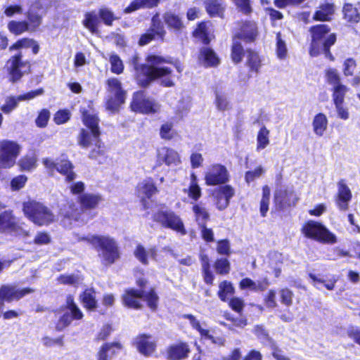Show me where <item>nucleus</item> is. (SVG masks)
Masks as SVG:
<instances>
[{"mask_svg":"<svg viewBox=\"0 0 360 360\" xmlns=\"http://www.w3.org/2000/svg\"><path fill=\"white\" fill-rule=\"evenodd\" d=\"M138 57L133 58V64L136 71V79L143 86H146L149 83L156 79L161 78L162 84L165 86H172L174 81L172 78V70L164 66V64L172 63L169 58H165L160 56H149L147 58L148 65H141L140 69L137 65Z\"/></svg>","mask_w":360,"mask_h":360,"instance_id":"nucleus-1","label":"nucleus"},{"mask_svg":"<svg viewBox=\"0 0 360 360\" xmlns=\"http://www.w3.org/2000/svg\"><path fill=\"white\" fill-rule=\"evenodd\" d=\"M311 35V48L309 53L311 56H316L322 52L329 56L333 60L330 48L336 41V35L330 33V27L326 25H318L310 28Z\"/></svg>","mask_w":360,"mask_h":360,"instance_id":"nucleus-2","label":"nucleus"},{"mask_svg":"<svg viewBox=\"0 0 360 360\" xmlns=\"http://www.w3.org/2000/svg\"><path fill=\"white\" fill-rule=\"evenodd\" d=\"M86 240L96 248H98V255L105 264H111L119 258L118 247L112 238L108 236H91Z\"/></svg>","mask_w":360,"mask_h":360,"instance_id":"nucleus-3","label":"nucleus"},{"mask_svg":"<svg viewBox=\"0 0 360 360\" xmlns=\"http://www.w3.org/2000/svg\"><path fill=\"white\" fill-rule=\"evenodd\" d=\"M25 214L34 224L48 225L55 220V215L46 206L35 201H28L23 204Z\"/></svg>","mask_w":360,"mask_h":360,"instance_id":"nucleus-4","label":"nucleus"},{"mask_svg":"<svg viewBox=\"0 0 360 360\" xmlns=\"http://www.w3.org/2000/svg\"><path fill=\"white\" fill-rule=\"evenodd\" d=\"M304 235L322 243L334 244L337 242L336 236L325 226L315 221H307L302 227Z\"/></svg>","mask_w":360,"mask_h":360,"instance_id":"nucleus-5","label":"nucleus"},{"mask_svg":"<svg viewBox=\"0 0 360 360\" xmlns=\"http://www.w3.org/2000/svg\"><path fill=\"white\" fill-rule=\"evenodd\" d=\"M21 150V146L16 141L0 140V169H10L13 167Z\"/></svg>","mask_w":360,"mask_h":360,"instance_id":"nucleus-6","label":"nucleus"},{"mask_svg":"<svg viewBox=\"0 0 360 360\" xmlns=\"http://www.w3.org/2000/svg\"><path fill=\"white\" fill-rule=\"evenodd\" d=\"M153 219L164 228L170 229L179 233L181 235L186 234V231L181 217L170 210L165 208L158 210L154 214Z\"/></svg>","mask_w":360,"mask_h":360,"instance_id":"nucleus-7","label":"nucleus"},{"mask_svg":"<svg viewBox=\"0 0 360 360\" xmlns=\"http://www.w3.org/2000/svg\"><path fill=\"white\" fill-rule=\"evenodd\" d=\"M133 111L143 114H155L160 112L161 105L155 99L146 96L143 91L134 94L131 103Z\"/></svg>","mask_w":360,"mask_h":360,"instance_id":"nucleus-8","label":"nucleus"},{"mask_svg":"<svg viewBox=\"0 0 360 360\" xmlns=\"http://www.w3.org/2000/svg\"><path fill=\"white\" fill-rule=\"evenodd\" d=\"M108 90L110 93L106 105L108 110H117L124 103L125 91L122 87L121 82L115 77L110 78L107 81Z\"/></svg>","mask_w":360,"mask_h":360,"instance_id":"nucleus-9","label":"nucleus"},{"mask_svg":"<svg viewBox=\"0 0 360 360\" xmlns=\"http://www.w3.org/2000/svg\"><path fill=\"white\" fill-rule=\"evenodd\" d=\"M229 180L226 167L221 164L210 165L205 173V181L207 186L224 184Z\"/></svg>","mask_w":360,"mask_h":360,"instance_id":"nucleus-10","label":"nucleus"},{"mask_svg":"<svg viewBox=\"0 0 360 360\" xmlns=\"http://www.w3.org/2000/svg\"><path fill=\"white\" fill-rule=\"evenodd\" d=\"M67 308L69 311L65 312L57 323L56 328L58 330H62L68 326L72 319L79 320L83 317L82 312L74 302L72 296H68L67 298Z\"/></svg>","mask_w":360,"mask_h":360,"instance_id":"nucleus-11","label":"nucleus"},{"mask_svg":"<svg viewBox=\"0 0 360 360\" xmlns=\"http://www.w3.org/2000/svg\"><path fill=\"white\" fill-rule=\"evenodd\" d=\"M7 67L11 79L13 82L18 81L29 69L28 63L22 60L21 52H18L8 60Z\"/></svg>","mask_w":360,"mask_h":360,"instance_id":"nucleus-12","label":"nucleus"},{"mask_svg":"<svg viewBox=\"0 0 360 360\" xmlns=\"http://www.w3.org/2000/svg\"><path fill=\"white\" fill-rule=\"evenodd\" d=\"M32 292L34 290L32 288H18L16 285L10 284L3 285L0 287V297L7 302L19 300Z\"/></svg>","mask_w":360,"mask_h":360,"instance_id":"nucleus-13","label":"nucleus"},{"mask_svg":"<svg viewBox=\"0 0 360 360\" xmlns=\"http://www.w3.org/2000/svg\"><path fill=\"white\" fill-rule=\"evenodd\" d=\"M298 198L292 189L281 188L274 193V203L278 210L294 206Z\"/></svg>","mask_w":360,"mask_h":360,"instance_id":"nucleus-14","label":"nucleus"},{"mask_svg":"<svg viewBox=\"0 0 360 360\" xmlns=\"http://www.w3.org/2000/svg\"><path fill=\"white\" fill-rule=\"evenodd\" d=\"M234 195L235 190L231 185H224L217 188L213 193V196L217 209L219 210H225Z\"/></svg>","mask_w":360,"mask_h":360,"instance_id":"nucleus-15","label":"nucleus"},{"mask_svg":"<svg viewBox=\"0 0 360 360\" xmlns=\"http://www.w3.org/2000/svg\"><path fill=\"white\" fill-rule=\"evenodd\" d=\"M337 186L338 192L335 198V204L340 211H346L348 210L349 203L352 200V191L343 179L339 181Z\"/></svg>","mask_w":360,"mask_h":360,"instance_id":"nucleus-16","label":"nucleus"},{"mask_svg":"<svg viewBox=\"0 0 360 360\" xmlns=\"http://www.w3.org/2000/svg\"><path fill=\"white\" fill-rule=\"evenodd\" d=\"M137 350L145 356H151L156 349V340L150 335L141 334L134 340Z\"/></svg>","mask_w":360,"mask_h":360,"instance_id":"nucleus-17","label":"nucleus"},{"mask_svg":"<svg viewBox=\"0 0 360 360\" xmlns=\"http://www.w3.org/2000/svg\"><path fill=\"white\" fill-rule=\"evenodd\" d=\"M184 317L189 320L191 326L199 332L202 338L209 340L212 341V343L218 345H223L224 344V338L221 337L214 338L210 335V330L202 327V326L205 324H201L194 316L192 314H186L184 316Z\"/></svg>","mask_w":360,"mask_h":360,"instance_id":"nucleus-18","label":"nucleus"},{"mask_svg":"<svg viewBox=\"0 0 360 360\" xmlns=\"http://www.w3.org/2000/svg\"><path fill=\"white\" fill-rule=\"evenodd\" d=\"M158 160L169 167H174L181 164V158L174 149L162 148L158 152Z\"/></svg>","mask_w":360,"mask_h":360,"instance_id":"nucleus-19","label":"nucleus"},{"mask_svg":"<svg viewBox=\"0 0 360 360\" xmlns=\"http://www.w3.org/2000/svg\"><path fill=\"white\" fill-rule=\"evenodd\" d=\"M134 255L141 264L146 265L148 264L150 259H155L157 248L153 246L146 249L143 245L138 244L134 251Z\"/></svg>","mask_w":360,"mask_h":360,"instance_id":"nucleus-20","label":"nucleus"},{"mask_svg":"<svg viewBox=\"0 0 360 360\" xmlns=\"http://www.w3.org/2000/svg\"><path fill=\"white\" fill-rule=\"evenodd\" d=\"M257 34V29L254 22H245L242 24L240 31L236 36L238 39H243L246 41L255 40Z\"/></svg>","mask_w":360,"mask_h":360,"instance_id":"nucleus-21","label":"nucleus"},{"mask_svg":"<svg viewBox=\"0 0 360 360\" xmlns=\"http://www.w3.org/2000/svg\"><path fill=\"white\" fill-rule=\"evenodd\" d=\"M199 62L205 67H214L219 65V59L214 51L208 47L200 49Z\"/></svg>","mask_w":360,"mask_h":360,"instance_id":"nucleus-22","label":"nucleus"},{"mask_svg":"<svg viewBox=\"0 0 360 360\" xmlns=\"http://www.w3.org/2000/svg\"><path fill=\"white\" fill-rule=\"evenodd\" d=\"M60 214L64 217V224L66 226L65 220L77 221L80 216V211L76 207L74 202L67 201L66 204H61L60 208Z\"/></svg>","mask_w":360,"mask_h":360,"instance_id":"nucleus-23","label":"nucleus"},{"mask_svg":"<svg viewBox=\"0 0 360 360\" xmlns=\"http://www.w3.org/2000/svg\"><path fill=\"white\" fill-rule=\"evenodd\" d=\"M143 292L134 289L127 290L123 295L124 304L131 308L138 309L141 307L140 302Z\"/></svg>","mask_w":360,"mask_h":360,"instance_id":"nucleus-24","label":"nucleus"},{"mask_svg":"<svg viewBox=\"0 0 360 360\" xmlns=\"http://www.w3.org/2000/svg\"><path fill=\"white\" fill-rule=\"evenodd\" d=\"M158 189L151 179H146L139 184L137 186L138 196L144 200L146 198H150L152 195L156 193Z\"/></svg>","mask_w":360,"mask_h":360,"instance_id":"nucleus-25","label":"nucleus"},{"mask_svg":"<svg viewBox=\"0 0 360 360\" xmlns=\"http://www.w3.org/2000/svg\"><path fill=\"white\" fill-rule=\"evenodd\" d=\"M205 9L211 17H222L225 9L223 0H205Z\"/></svg>","mask_w":360,"mask_h":360,"instance_id":"nucleus-26","label":"nucleus"},{"mask_svg":"<svg viewBox=\"0 0 360 360\" xmlns=\"http://www.w3.org/2000/svg\"><path fill=\"white\" fill-rule=\"evenodd\" d=\"M122 349L120 342H111L104 344L98 352V360H108L109 357L115 355Z\"/></svg>","mask_w":360,"mask_h":360,"instance_id":"nucleus-27","label":"nucleus"},{"mask_svg":"<svg viewBox=\"0 0 360 360\" xmlns=\"http://www.w3.org/2000/svg\"><path fill=\"white\" fill-rule=\"evenodd\" d=\"M83 122L92 132L94 139L99 138L100 131L98 127V119L97 116L93 113L85 112L83 113Z\"/></svg>","mask_w":360,"mask_h":360,"instance_id":"nucleus-28","label":"nucleus"},{"mask_svg":"<svg viewBox=\"0 0 360 360\" xmlns=\"http://www.w3.org/2000/svg\"><path fill=\"white\" fill-rule=\"evenodd\" d=\"M159 3L160 0H134L124 9V13H129L142 8H152Z\"/></svg>","mask_w":360,"mask_h":360,"instance_id":"nucleus-29","label":"nucleus"},{"mask_svg":"<svg viewBox=\"0 0 360 360\" xmlns=\"http://www.w3.org/2000/svg\"><path fill=\"white\" fill-rule=\"evenodd\" d=\"M313 131L319 136H322L328 127V119L323 113L315 115L312 121Z\"/></svg>","mask_w":360,"mask_h":360,"instance_id":"nucleus-30","label":"nucleus"},{"mask_svg":"<svg viewBox=\"0 0 360 360\" xmlns=\"http://www.w3.org/2000/svg\"><path fill=\"white\" fill-rule=\"evenodd\" d=\"M72 169V164L67 160H61L58 162L56 171L65 176L67 181H72L76 178V174Z\"/></svg>","mask_w":360,"mask_h":360,"instance_id":"nucleus-31","label":"nucleus"},{"mask_svg":"<svg viewBox=\"0 0 360 360\" xmlns=\"http://www.w3.org/2000/svg\"><path fill=\"white\" fill-rule=\"evenodd\" d=\"M164 20L168 27L174 30L175 32H180L184 27L181 18L172 12L165 13Z\"/></svg>","mask_w":360,"mask_h":360,"instance_id":"nucleus-32","label":"nucleus"},{"mask_svg":"<svg viewBox=\"0 0 360 360\" xmlns=\"http://www.w3.org/2000/svg\"><path fill=\"white\" fill-rule=\"evenodd\" d=\"M188 352L189 349L188 345L184 343H181L170 347L168 351V355L171 359L179 360L185 358Z\"/></svg>","mask_w":360,"mask_h":360,"instance_id":"nucleus-33","label":"nucleus"},{"mask_svg":"<svg viewBox=\"0 0 360 360\" xmlns=\"http://www.w3.org/2000/svg\"><path fill=\"white\" fill-rule=\"evenodd\" d=\"M37 155L35 153L23 156L18 162L20 169L25 172H30L36 169L37 166Z\"/></svg>","mask_w":360,"mask_h":360,"instance_id":"nucleus-34","label":"nucleus"},{"mask_svg":"<svg viewBox=\"0 0 360 360\" xmlns=\"http://www.w3.org/2000/svg\"><path fill=\"white\" fill-rule=\"evenodd\" d=\"M80 204L83 209L95 208L102 200L101 195L86 193L80 196Z\"/></svg>","mask_w":360,"mask_h":360,"instance_id":"nucleus-35","label":"nucleus"},{"mask_svg":"<svg viewBox=\"0 0 360 360\" xmlns=\"http://www.w3.org/2000/svg\"><path fill=\"white\" fill-rule=\"evenodd\" d=\"M81 300L84 306L90 309L94 310L97 307V300L96 299V292L94 289H86L81 295Z\"/></svg>","mask_w":360,"mask_h":360,"instance_id":"nucleus-36","label":"nucleus"},{"mask_svg":"<svg viewBox=\"0 0 360 360\" xmlns=\"http://www.w3.org/2000/svg\"><path fill=\"white\" fill-rule=\"evenodd\" d=\"M195 221L200 226L206 225L207 221L210 219V214L207 209L200 204H195L193 207Z\"/></svg>","mask_w":360,"mask_h":360,"instance_id":"nucleus-37","label":"nucleus"},{"mask_svg":"<svg viewBox=\"0 0 360 360\" xmlns=\"http://www.w3.org/2000/svg\"><path fill=\"white\" fill-rule=\"evenodd\" d=\"M15 226V219L11 212H4L0 214V231H11Z\"/></svg>","mask_w":360,"mask_h":360,"instance_id":"nucleus-38","label":"nucleus"},{"mask_svg":"<svg viewBox=\"0 0 360 360\" xmlns=\"http://www.w3.org/2000/svg\"><path fill=\"white\" fill-rule=\"evenodd\" d=\"M333 13L334 7L333 4H327L321 5L319 10L315 13L314 19L321 21H327L330 19Z\"/></svg>","mask_w":360,"mask_h":360,"instance_id":"nucleus-39","label":"nucleus"},{"mask_svg":"<svg viewBox=\"0 0 360 360\" xmlns=\"http://www.w3.org/2000/svg\"><path fill=\"white\" fill-rule=\"evenodd\" d=\"M27 18L30 32L36 31L41 24L42 16L34 8L31 7L27 13Z\"/></svg>","mask_w":360,"mask_h":360,"instance_id":"nucleus-40","label":"nucleus"},{"mask_svg":"<svg viewBox=\"0 0 360 360\" xmlns=\"http://www.w3.org/2000/svg\"><path fill=\"white\" fill-rule=\"evenodd\" d=\"M270 131L265 126H262L257 136V150L260 151L269 146Z\"/></svg>","mask_w":360,"mask_h":360,"instance_id":"nucleus-41","label":"nucleus"},{"mask_svg":"<svg viewBox=\"0 0 360 360\" xmlns=\"http://www.w3.org/2000/svg\"><path fill=\"white\" fill-rule=\"evenodd\" d=\"M8 30L15 35H20L27 31H30L27 22L11 20L8 23Z\"/></svg>","mask_w":360,"mask_h":360,"instance_id":"nucleus-42","label":"nucleus"},{"mask_svg":"<svg viewBox=\"0 0 360 360\" xmlns=\"http://www.w3.org/2000/svg\"><path fill=\"white\" fill-rule=\"evenodd\" d=\"M276 53L280 60H284L288 56V48L285 40L281 32L276 34Z\"/></svg>","mask_w":360,"mask_h":360,"instance_id":"nucleus-43","label":"nucleus"},{"mask_svg":"<svg viewBox=\"0 0 360 360\" xmlns=\"http://www.w3.org/2000/svg\"><path fill=\"white\" fill-rule=\"evenodd\" d=\"M97 23L98 18L94 11L85 13L83 25L93 34L98 32Z\"/></svg>","mask_w":360,"mask_h":360,"instance_id":"nucleus-44","label":"nucleus"},{"mask_svg":"<svg viewBox=\"0 0 360 360\" xmlns=\"http://www.w3.org/2000/svg\"><path fill=\"white\" fill-rule=\"evenodd\" d=\"M193 34L195 37L200 39L203 44H207L211 41V35L206 22L200 23Z\"/></svg>","mask_w":360,"mask_h":360,"instance_id":"nucleus-45","label":"nucleus"},{"mask_svg":"<svg viewBox=\"0 0 360 360\" xmlns=\"http://www.w3.org/2000/svg\"><path fill=\"white\" fill-rule=\"evenodd\" d=\"M77 141L79 145L82 148H88L94 144V138L91 131L84 129H81Z\"/></svg>","mask_w":360,"mask_h":360,"instance_id":"nucleus-46","label":"nucleus"},{"mask_svg":"<svg viewBox=\"0 0 360 360\" xmlns=\"http://www.w3.org/2000/svg\"><path fill=\"white\" fill-rule=\"evenodd\" d=\"M19 102H20V101L18 100V96H7L5 98L4 103L1 106V110L5 114H10L18 107Z\"/></svg>","mask_w":360,"mask_h":360,"instance_id":"nucleus-47","label":"nucleus"},{"mask_svg":"<svg viewBox=\"0 0 360 360\" xmlns=\"http://www.w3.org/2000/svg\"><path fill=\"white\" fill-rule=\"evenodd\" d=\"M345 18L349 22H357L360 20V15L356 8L350 4H345L343 7Z\"/></svg>","mask_w":360,"mask_h":360,"instance_id":"nucleus-48","label":"nucleus"},{"mask_svg":"<svg viewBox=\"0 0 360 360\" xmlns=\"http://www.w3.org/2000/svg\"><path fill=\"white\" fill-rule=\"evenodd\" d=\"M238 38L235 37L233 38L231 58L234 63H238L241 61L242 56L244 55V50L241 44L238 41Z\"/></svg>","mask_w":360,"mask_h":360,"instance_id":"nucleus-49","label":"nucleus"},{"mask_svg":"<svg viewBox=\"0 0 360 360\" xmlns=\"http://www.w3.org/2000/svg\"><path fill=\"white\" fill-rule=\"evenodd\" d=\"M326 82L332 85L333 87L342 84L340 82V77L336 69L329 68L326 70Z\"/></svg>","mask_w":360,"mask_h":360,"instance_id":"nucleus-50","label":"nucleus"},{"mask_svg":"<svg viewBox=\"0 0 360 360\" xmlns=\"http://www.w3.org/2000/svg\"><path fill=\"white\" fill-rule=\"evenodd\" d=\"M347 90V87L343 84L333 87V101L334 104L344 103L345 95Z\"/></svg>","mask_w":360,"mask_h":360,"instance_id":"nucleus-51","label":"nucleus"},{"mask_svg":"<svg viewBox=\"0 0 360 360\" xmlns=\"http://www.w3.org/2000/svg\"><path fill=\"white\" fill-rule=\"evenodd\" d=\"M219 290L218 292L219 298L222 301H226V297L234 292V288L230 282L224 281L219 284Z\"/></svg>","mask_w":360,"mask_h":360,"instance_id":"nucleus-52","label":"nucleus"},{"mask_svg":"<svg viewBox=\"0 0 360 360\" xmlns=\"http://www.w3.org/2000/svg\"><path fill=\"white\" fill-rule=\"evenodd\" d=\"M149 32L153 34L154 36H158L161 39H162L165 36V30L164 29L163 25L158 19V16H154L152 18V26Z\"/></svg>","mask_w":360,"mask_h":360,"instance_id":"nucleus-53","label":"nucleus"},{"mask_svg":"<svg viewBox=\"0 0 360 360\" xmlns=\"http://www.w3.org/2000/svg\"><path fill=\"white\" fill-rule=\"evenodd\" d=\"M160 136L162 139L170 140L176 136L173 124L169 122L163 124L160 129Z\"/></svg>","mask_w":360,"mask_h":360,"instance_id":"nucleus-54","label":"nucleus"},{"mask_svg":"<svg viewBox=\"0 0 360 360\" xmlns=\"http://www.w3.org/2000/svg\"><path fill=\"white\" fill-rule=\"evenodd\" d=\"M247 63L250 68L252 70L258 71V69L260 67V59L257 53L251 51L247 50Z\"/></svg>","mask_w":360,"mask_h":360,"instance_id":"nucleus-55","label":"nucleus"},{"mask_svg":"<svg viewBox=\"0 0 360 360\" xmlns=\"http://www.w3.org/2000/svg\"><path fill=\"white\" fill-rule=\"evenodd\" d=\"M94 148H93L89 157L91 159H97L99 156L103 155L105 152L104 144L101 141L99 138L94 139Z\"/></svg>","mask_w":360,"mask_h":360,"instance_id":"nucleus-56","label":"nucleus"},{"mask_svg":"<svg viewBox=\"0 0 360 360\" xmlns=\"http://www.w3.org/2000/svg\"><path fill=\"white\" fill-rule=\"evenodd\" d=\"M111 71L115 74H120L123 72L124 65L122 60L116 54H112L110 57Z\"/></svg>","mask_w":360,"mask_h":360,"instance_id":"nucleus-57","label":"nucleus"},{"mask_svg":"<svg viewBox=\"0 0 360 360\" xmlns=\"http://www.w3.org/2000/svg\"><path fill=\"white\" fill-rule=\"evenodd\" d=\"M215 103L217 109L221 111L227 110L230 108L229 102L225 95L216 91Z\"/></svg>","mask_w":360,"mask_h":360,"instance_id":"nucleus-58","label":"nucleus"},{"mask_svg":"<svg viewBox=\"0 0 360 360\" xmlns=\"http://www.w3.org/2000/svg\"><path fill=\"white\" fill-rule=\"evenodd\" d=\"M240 287L241 289L249 288L254 291L264 290V287L262 284H257L255 282L250 278H243L240 283Z\"/></svg>","mask_w":360,"mask_h":360,"instance_id":"nucleus-59","label":"nucleus"},{"mask_svg":"<svg viewBox=\"0 0 360 360\" xmlns=\"http://www.w3.org/2000/svg\"><path fill=\"white\" fill-rule=\"evenodd\" d=\"M49 118H50V112L47 109H42L39 112V113L35 120L36 125L40 128L45 127L48 124V121H49Z\"/></svg>","mask_w":360,"mask_h":360,"instance_id":"nucleus-60","label":"nucleus"},{"mask_svg":"<svg viewBox=\"0 0 360 360\" xmlns=\"http://www.w3.org/2000/svg\"><path fill=\"white\" fill-rule=\"evenodd\" d=\"M281 302L287 307H290L292 304L293 292L288 289L283 288L279 291Z\"/></svg>","mask_w":360,"mask_h":360,"instance_id":"nucleus-61","label":"nucleus"},{"mask_svg":"<svg viewBox=\"0 0 360 360\" xmlns=\"http://www.w3.org/2000/svg\"><path fill=\"white\" fill-rule=\"evenodd\" d=\"M184 192L187 193L188 197L195 201H197L202 195L201 188L198 184L189 185L187 189H184Z\"/></svg>","mask_w":360,"mask_h":360,"instance_id":"nucleus-62","label":"nucleus"},{"mask_svg":"<svg viewBox=\"0 0 360 360\" xmlns=\"http://www.w3.org/2000/svg\"><path fill=\"white\" fill-rule=\"evenodd\" d=\"M70 118V111L68 110H58L54 115L53 120L57 124L67 122Z\"/></svg>","mask_w":360,"mask_h":360,"instance_id":"nucleus-63","label":"nucleus"},{"mask_svg":"<svg viewBox=\"0 0 360 360\" xmlns=\"http://www.w3.org/2000/svg\"><path fill=\"white\" fill-rule=\"evenodd\" d=\"M216 271L220 274H226L229 271V262L226 259H219L215 262Z\"/></svg>","mask_w":360,"mask_h":360,"instance_id":"nucleus-64","label":"nucleus"}]
</instances>
